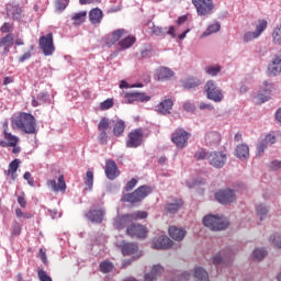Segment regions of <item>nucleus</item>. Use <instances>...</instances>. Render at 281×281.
I'll list each match as a JSON object with an SVG mask.
<instances>
[{"label": "nucleus", "instance_id": "obj_11", "mask_svg": "<svg viewBox=\"0 0 281 281\" xmlns=\"http://www.w3.org/2000/svg\"><path fill=\"white\" fill-rule=\"evenodd\" d=\"M171 139L177 148H186V146H188V139H190V133L186 132L183 128H178L172 134Z\"/></svg>", "mask_w": 281, "mask_h": 281}, {"label": "nucleus", "instance_id": "obj_63", "mask_svg": "<svg viewBox=\"0 0 281 281\" xmlns=\"http://www.w3.org/2000/svg\"><path fill=\"white\" fill-rule=\"evenodd\" d=\"M183 109H184V111H188L189 113H193L195 106H194V103L187 101L183 103Z\"/></svg>", "mask_w": 281, "mask_h": 281}, {"label": "nucleus", "instance_id": "obj_19", "mask_svg": "<svg viewBox=\"0 0 281 281\" xmlns=\"http://www.w3.org/2000/svg\"><path fill=\"white\" fill-rule=\"evenodd\" d=\"M268 71L270 76H280L281 74V58L279 56H274L271 63L268 66Z\"/></svg>", "mask_w": 281, "mask_h": 281}, {"label": "nucleus", "instance_id": "obj_31", "mask_svg": "<svg viewBox=\"0 0 281 281\" xmlns=\"http://www.w3.org/2000/svg\"><path fill=\"white\" fill-rule=\"evenodd\" d=\"M236 157L241 161L247 160L249 157V146L247 144L237 145Z\"/></svg>", "mask_w": 281, "mask_h": 281}, {"label": "nucleus", "instance_id": "obj_26", "mask_svg": "<svg viewBox=\"0 0 281 281\" xmlns=\"http://www.w3.org/2000/svg\"><path fill=\"white\" fill-rule=\"evenodd\" d=\"M138 250L139 247L135 243H124L121 248L123 256H135Z\"/></svg>", "mask_w": 281, "mask_h": 281}, {"label": "nucleus", "instance_id": "obj_39", "mask_svg": "<svg viewBox=\"0 0 281 281\" xmlns=\"http://www.w3.org/2000/svg\"><path fill=\"white\" fill-rule=\"evenodd\" d=\"M14 45V34L9 33L0 41V47H12Z\"/></svg>", "mask_w": 281, "mask_h": 281}, {"label": "nucleus", "instance_id": "obj_58", "mask_svg": "<svg viewBox=\"0 0 281 281\" xmlns=\"http://www.w3.org/2000/svg\"><path fill=\"white\" fill-rule=\"evenodd\" d=\"M15 215L18 216V218H32V214L24 213L21 209L15 210Z\"/></svg>", "mask_w": 281, "mask_h": 281}, {"label": "nucleus", "instance_id": "obj_62", "mask_svg": "<svg viewBox=\"0 0 281 281\" xmlns=\"http://www.w3.org/2000/svg\"><path fill=\"white\" fill-rule=\"evenodd\" d=\"M263 142H266V144H267L268 146H272V144H276L277 139H276V136H273V135H271V134H268V135L265 137Z\"/></svg>", "mask_w": 281, "mask_h": 281}, {"label": "nucleus", "instance_id": "obj_10", "mask_svg": "<svg viewBox=\"0 0 281 281\" xmlns=\"http://www.w3.org/2000/svg\"><path fill=\"white\" fill-rule=\"evenodd\" d=\"M40 48L44 56H52V54L56 52V47H54V34L48 33L47 35L40 37Z\"/></svg>", "mask_w": 281, "mask_h": 281}, {"label": "nucleus", "instance_id": "obj_3", "mask_svg": "<svg viewBox=\"0 0 281 281\" xmlns=\"http://www.w3.org/2000/svg\"><path fill=\"white\" fill-rule=\"evenodd\" d=\"M147 216H148V213L144 211H137L134 213L125 214L114 220V227L116 229H124V227H128V225H131L133 221L144 220V218H147Z\"/></svg>", "mask_w": 281, "mask_h": 281}, {"label": "nucleus", "instance_id": "obj_12", "mask_svg": "<svg viewBox=\"0 0 281 281\" xmlns=\"http://www.w3.org/2000/svg\"><path fill=\"white\" fill-rule=\"evenodd\" d=\"M125 104H133V102H148L150 97L144 92H125L123 93Z\"/></svg>", "mask_w": 281, "mask_h": 281}, {"label": "nucleus", "instance_id": "obj_4", "mask_svg": "<svg viewBox=\"0 0 281 281\" xmlns=\"http://www.w3.org/2000/svg\"><path fill=\"white\" fill-rule=\"evenodd\" d=\"M153 189L148 186H140L132 193H124L122 200L124 203H139L144 201L148 194H151Z\"/></svg>", "mask_w": 281, "mask_h": 281}, {"label": "nucleus", "instance_id": "obj_8", "mask_svg": "<svg viewBox=\"0 0 281 281\" xmlns=\"http://www.w3.org/2000/svg\"><path fill=\"white\" fill-rule=\"evenodd\" d=\"M199 16H207L214 10V0H192Z\"/></svg>", "mask_w": 281, "mask_h": 281}, {"label": "nucleus", "instance_id": "obj_47", "mask_svg": "<svg viewBox=\"0 0 281 281\" xmlns=\"http://www.w3.org/2000/svg\"><path fill=\"white\" fill-rule=\"evenodd\" d=\"M272 41H273L274 45H280L281 46V25L273 30Z\"/></svg>", "mask_w": 281, "mask_h": 281}, {"label": "nucleus", "instance_id": "obj_36", "mask_svg": "<svg viewBox=\"0 0 281 281\" xmlns=\"http://www.w3.org/2000/svg\"><path fill=\"white\" fill-rule=\"evenodd\" d=\"M216 32H221V22H215L203 32L202 37L212 36V34H216Z\"/></svg>", "mask_w": 281, "mask_h": 281}, {"label": "nucleus", "instance_id": "obj_21", "mask_svg": "<svg viewBox=\"0 0 281 281\" xmlns=\"http://www.w3.org/2000/svg\"><path fill=\"white\" fill-rule=\"evenodd\" d=\"M164 273V267L161 265H155L151 268V271L148 273H145V281H156L159 276Z\"/></svg>", "mask_w": 281, "mask_h": 281}, {"label": "nucleus", "instance_id": "obj_2", "mask_svg": "<svg viewBox=\"0 0 281 281\" xmlns=\"http://www.w3.org/2000/svg\"><path fill=\"white\" fill-rule=\"evenodd\" d=\"M14 126L23 131L27 135H34L36 133V119L30 113H21L13 120Z\"/></svg>", "mask_w": 281, "mask_h": 281}, {"label": "nucleus", "instance_id": "obj_23", "mask_svg": "<svg viewBox=\"0 0 281 281\" xmlns=\"http://www.w3.org/2000/svg\"><path fill=\"white\" fill-rule=\"evenodd\" d=\"M103 16L104 14L99 8H94L89 12V21L92 23V25H100V23H102Z\"/></svg>", "mask_w": 281, "mask_h": 281}, {"label": "nucleus", "instance_id": "obj_60", "mask_svg": "<svg viewBox=\"0 0 281 281\" xmlns=\"http://www.w3.org/2000/svg\"><path fill=\"white\" fill-rule=\"evenodd\" d=\"M135 186H137V179L133 178L131 181H128L126 183L125 191L131 192V190H133V188H135Z\"/></svg>", "mask_w": 281, "mask_h": 281}, {"label": "nucleus", "instance_id": "obj_5", "mask_svg": "<svg viewBox=\"0 0 281 281\" xmlns=\"http://www.w3.org/2000/svg\"><path fill=\"white\" fill-rule=\"evenodd\" d=\"M203 225L213 232H223L229 227V222L218 215L210 214L204 216Z\"/></svg>", "mask_w": 281, "mask_h": 281}, {"label": "nucleus", "instance_id": "obj_40", "mask_svg": "<svg viewBox=\"0 0 281 281\" xmlns=\"http://www.w3.org/2000/svg\"><path fill=\"white\" fill-rule=\"evenodd\" d=\"M133 45H135V37L133 36H127L119 42V46L121 47V49H128L130 47H133Z\"/></svg>", "mask_w": 281, "mask_h": 281}, {"label": "nucleus", "instance_id": "obj_52", "mask_svg": "<svg viewBox=\"0 0 281 281\" xmlns=\"http://www.w3.org/2000/svg\"><path fill=\"white\" fill-rule=\"evenodd\" d=\"M67 5H69V0H56L55 1V8L59 12H63V10H66Z\"/></svg>", "mask_w": 281, "mask_h": 281}, {"label": "nucleus", "instance_id": "obj_34", "mask_svg": "<svg viewBox=\"0 0 281 281\" xmlns=\"http://www.w3.org/2000/svg\"><path fill=\"white\" fill-rule=\"evenodd\" d=\"M202 82L199 78H189L186 79L182 83L183 89H196V87H201Z\"/></svg>", "mask_w": 281, "mask_h": 281}, {"label": "nucleus", "instance_id": "obj_14", "mask_svg": "<svg viewBox=\"0 0 281 281\" xmlns=\"http://www.w3.org/2000/svg\"><path fill=\"white\" fill-rule=\"evenodd\" d=\"M271 94V86L265 85L260 90L252 94L256 104H265L269 101V95Z\"/></svg>", "mask_w": 281, "mask_h": 281}, {"label": "nucleus", "instance_id": "obj_53", "mask_svg": "<svg viewBox=\"0 0 281 281\" xmlns=\"http://www.w3.org/2000/svg\"><path fill=\"white\" fill-rule=\"evenodd\" d=\"M270 243L274 245V247H278L281 249V235L280 234H274L270 237Z\"/></svg>", "mask_w": 281, "mask_h": 281}, {"label": "nucleus", "instance_id": "obj_42", "mask_svg": "<svg viewBox=\"0 0 281 281\" xmlns=\"http://www.w3.org/2000/svg\"><path fill=\"white\" fill-rule=\"evenodd\" d=\"M256 212L260 221H265V218H267V214H269V206L266 204H259L257 205Z\"/></svg>", "mask_w": 281, "mask_h": 281}, {"label": "nucleus", "instance_id": "obj_25", "mask_svg": "<svg viewBox=\"0 0 281 281\" xmlns=\"http://www.w3.org/2000/svg\"><path fill=\"white\" fill-rule=\"evenodd\" d=\"M206 146H216L221 144V134L218 132H207L205 134Z\"/></svg>", "mask_w": 281, "mask_h": 281}, {"label": "nucleus", "instance_id": "obj_61", "mask_svg": "<svg viewBox=\"0 0 281 281\" xmlns=\"http://www.w3.org/2000/svg\"><path fill=\"white\" fill-rule=\"evenodd\" d=\"M269 168L271 170H281V161L280 160H273L269 162Z\"/></svg>", "mask_w": 281, "mask_h": 281}, {"label": "nucleus", "instance_id": "obj_48", "mask_svg": "<svg viewBox=\"0 0 281 281\" xmlns=\"http://www.w3.org/2000/svg\"><path fill=\"white\" fill-rule=\"evenodd\" d=\"M100 269L102 273H111V271H113V263L110 261H102L100 263Z\"/></svg>", "mask_w": 281, "mask_h": 281}, {"label": "nucleus", "instance_id": "obj_49", "mask_svg": "<svg viewBox=\"0 0 281 281\" xmlns=\"http://www.w3.org/2000/svg\"><path fill=\"white\" fill-rule=\"evenodd\" d=\"M85 183L88 187V190H92L93 188V171H87L85 177Z\"/></svg>", "mask_w": 281, "mask_h": 281}, {"label": "nucleus", "instance_id": "obj_45", "mask_svg": "<svg viewBox=\"0 0 281 281\" xmlns=\"http://www.w3.org/2000/svg\"><path fill=\"white\" fill-rule=\"evenodd\" d=\"M204 71L205 74L212 77L218 76V74H221V66L218 65L206 66Z\"/></svg>", "mask_w": 281, "mask_h": 281}, {"label": "nucleus", "instance_id": "obj_7", "mask_svg": "<svg viewBox=\"0 0 281 281\" xmlns=\"http://www.w3.org/2000/svg\"><path fill=\"white\" fill-rule=\"evenodd\" d=\"M235 254L236 250L234 248L223 249L212 258V262L215 267H218V265H229Z\"/></svg>", "mask_w": 281, "mask_h": 281}, {"label": "nucleus", "instance_id": "obj_24", "mask_svg": "<svg viewBox=\"0 0 281 281\" xmlns=\"http://www.w3.org/2000/svg\"><path fill=\"white\" fill-rule=\"evenodd\" d=\"M169 236L173 240L181 243V240H183V238H186V229L178 228L177 226H170L169 227Z\"/></svg>", "mask_w": 281, "mask_h": 281}, {"label": "nucleus", "instance_id": "obj_50", "mask_svg": "<svg viewBox=\"0 0 281 281\" xmlns=\"http://www.w3.org/2000/svg\"><path fill=\"white\" fill-rule=\"evenodd\" d=\"M151 34H154V36H166V30H168V27H161V26H153L151 29Z\"/></svg>", "mask_w": 281, "mask_h": 281}, {"label": "nucleus", "instance_id": "obj_57", "mask_svg": "<svg viewBox=\"0 0 281 281\" xmlns=\"http://www.w3.org/2000/svg\"><path fill=\"white\" fill-rule=\"evenodd\" d=\"M23 179L25 181H27L29 186H31V188H34V178L32 177V173H30V171H25L24 172V176H23Z\"/></svg>", "mask_w": 281, "mask_h": 281}, {"label": "nucleus", "instance_id": "obj_6", "mask_svg": "<svg viewBox=\"0 0 281 281\" xmlns=\"http://www.w3.org/2000/svg\"><path fill=\"white\" fill-rule=\"evenodd\" d=\"M204 92L206 93L207 100L212 102H223L225 100V94L223 93V89L218 87V83L214 80H209L204 86Z\"/></svg>", "mask_w": 281, "mask_h": 281}, {"label": "nucleus", "instance_id": "obj_18", "mask_svg": "<svg viewBox=\"0 0 281 281\" xmlns=\"http://www.w3.org/2000/svg\"><path fill=\"white\" fill-rule=\"evenodd\" d=\"M172 106H175V102H172L171 99H165L157 105L156 111L160 115H169L170 111L172 110Z\"/></svg>", "mask_w": 281, "mask_h": 281}, {"label": "nucleus", "instance_id": "obj_55", "mask_svg": "<svg viewBox=\"0 0 281 281\" xmlns=\"http://www.w3.org/2000/svg\"><path fill=\"white\" fill-rule=\"evenodd\" d=\"M199 109L200 111H214V105L212 103L200 102Z\"/></svg>", "mask_w": 281, "mask_h": 281}, {"label": "nucleus", "instance_id": "obj_38", "mask_svg": "<svg viewBox=\"0 0 281 281\" xmlns=\"http://www.w3.org/2000/svg\"><path fill=\"white\" fill-rule=\"evenodd\" d=\"M47 100H49V94L47 92H41L37 95V100H35L33 98L32 100V105L33 106H38L40 104H45V102H47Z\"/></svg>", "mask_w": 281, "mask_h": 281}, {"label": "nucleus", "instance_id": "obj_51", "mask_svg": "<svg viewBox=\"0 0 281 281\" xmlns=\"http://www.w3.org/2000/svg\"><path fill=\"white\" fill-rule=\"evenodd\" d=\"M267 148H269V145L267 144V142H263V140L259 142L257 144V155L259 157H262V155L265 154V150H267Z\"/></svg>", "mask_w": 281, "mask_h": 281}, {"label": "nucleus", "instance_id": "obj_33", "mask_svg": "<svg viewBox=\"0 0 281 281\" xmlns=\"http://www.w3.org/2000/svg\"><path fill=\"white\" fill-rule=\"evenodd\" d=\"M122 34H124V30H123V29H119V30L114 31V32L108 37V42H106L108 47H111V45H115V43H117V41H119L120 38H122Z\"/></svg>", "mask_w": 281, "mask_h": 281}, {"label": "nucleus", "instance_id": "obj_56", "mask_svg": "<svg viewBox=\"0 0 281 281\" xmlns=\"http://www.w3.org/2000/svg\"><path fill=\"white\" fill-rule=\"evenodd\" d=\"M111 106H113V100L112 99H106L105 101H103L100 104V109L102 111H106V110L111 109Z\"/></svg>", "mask_w": 281, "mask_h": 281}, {"label": "nucleus", "instance_id": "obj_35", "mask_svg": "<svg viewBox=\"0 0 281 281\" xmlns=\"http://www.w3.org/2000/svg\"><path fill=\"white\" fill-rule=\"evenodd\" d=\"M181 205H183V201L176 200L173 203L167 204L166 210L168 214H177L181 210Z\"/></svg>", "mask_w": 281, "mask_h": 281}, {"label": "nucleus", "instance_id": "obj_22", "mask_svg": "<svg viewBox=\"0 0 281 281\" xmlns=\"http://www.w3.org/2000/svg\"><path fill=\"white\" fill-rule=\"evenodd\" d=\"M171 245H172V241L168 236H160L154 239L155 249H170Z\"/></svg>", "mask_w": 281, "mask_h": 281}, {"label": "nucleus", "instance_id": "obj_29", "mask_svg": "<svg viewBox=\"0 0 281 281\" xmlns=\"http://www.w3.org/2000/svg\"><path fill=\"white\" fill-rule=\"evenodd\" d=\"M7 16L13 19V21L21 20V8L12 4H7Z\"/></svg>", "mask_w": 281, "mask_h": 281}, {"label": "nucleus", "instance_id": "obj_20", "mask_svg": "<svg viewBox=\"0 0 281 281\" xmlns=\"http://www.w3.org/2000/svg\"><path fill=\"white\" fill-rule=\"evenodd\" d=\"M86 217L91 223H102V218H104V210H90L86 213Z\"/></svg>", "mask_w": 281, "mask_h": 281}, {"label": "nucleus", "instance_id": "obj_9", "mask_svg": "<svg viewBox=\"0 0 281 281\" xmlns=\"http://www.w3.org/2000/svg\"><path fill=\"white\" fill-rule=\"evenodd\" d=\"M215 199L222 205H229L236 201V191L234 189H222L215 193Z\"/></svg>", "mask_w": 281, "mask_h": 281}, {"label": "nucleus", "instance_id": "obj_13", "mask_svg": "<svg viewBox=\"0 0 281 281\" xmlns=\"http://www.w3.org/2000/svg\"><path fill=\"white\" fill-rule=\"evenodd\" d=\"M144 134L142 130H135L128 134V139L126 140L127 148H139L142 146Z\"/></svg>", "mask_w": 281, "mask_h": 281}, {"label": "nucleus", "instance_id": "obj_32", "mask_svg": "<svg viewBox=\"0 0 281 281\" xmlns=\"http://www.w3.org/2000/svg\"><path fill=\"white\" fill-rule=\"evenodd\" d=\"M194 278L195 281H210V274L202 267H196L194 269Z\"/></svg>", "mask_w": 281, "mask_h": 281}, {"label": "nucleus", "instance_id": "obj_16", "mask_svg": "<svg viewBox=\"0 0 281 281\" xmlns=\"http://www.w3.org/2000/svg\"><path fill=\"white\" fill-rule=\"evenodd\" d=\"M127 236L132 238H146V228L142 224H131L126 229Z\"/></svg>", "mask_w": 281, "mask_h": 281}, {"label": "nucleus", "instance_id": "obj_54", "mask_svg": "<svg viewBox=\"0 0 281 281\" xmlns=\"http://www.w3.org/2000/svg\"><path fill=\"white\" fill-rule=\"evenodd\" d=\"M110 124L111 123L109 122V119L103 117L99 122L98 128H99V131H106V128H109Z\"/></svg>", "mask_w": 281, "mask_h": 281}, {"label": "nucleus", "instance_id": "obj_64", "mask_svg": "<svg viewBox=\"0 0 281 281\" xmlns=\"http://www.w3.org/2000/svg\"><path fill=\"white\" fill-rule=\"evenodd\" d=\"M109 139V136L106 135V131H100L99 134V142L101 144H106V140Z\"/></svg>", "mask_w": 281, "mask_h": 281}, {"label": "nucleus", "instance_id": "obj_37", "mask_svg": "<svg viewBox=\"0 0 281 281\" xmlns=\"http://www.w3.org/2000/svg\"><path fill=\"white\" fill-rule=\"evenodd\" d=\"M72 21H75V25H80L87 21V11H80L71 14Z\"/></svg>", "mask_w": 281, "mask_h": 281}, {"label": "nucleus", "instance_id": "obj_27", "mask_svg": "<svg viewBox=\"0 0 281 281\" xmlns=\"http://www.w3.org/2000/svg\"><path fill=\"white\" fill-rule=\"evenodd\" d=\"M20 164L21 160L14 159L9 164V169L4 171V175H7V177H11L12 181H16V171L19 170Z\"/></svg>", "mask_w": 281, "mask_h": 281}, {"label": "nucleus", "instance_id": "obj_44", "mask_svg": "<svg viewBox=\"0 0 281 281\" xmlns=\"http://www.w3.org/2000/svg\"><path fill=\"white\" fill-rule=\"evenodd\" d=\"M256 38H260V35L256 31H248L244 34L243 41L244 43H251Z\"/></svg>", "mask_w": 281, "mask_h": 281}, {"label": "nucleus", "instance_id": "obj_30", "mask_svg": "<svg viewBox=\"0 0 281 281\" xmlns=\"http://www.w3.org/2000/svg\"><path fill=\"white\" fill-rule=\"evenodd\" d=\"M4 138L5 140H1L0 142V146H2L3 148H5L7 146H11L14 147L16 146V144H19V137L12 135L11 133H8V131L4 130Z\"/></svg>", "mask_w": 281, "mask_h": 281}, {"label": "nucleus", "instance_id": "obj_1", "mask_svg": "<svg viewBox=\"0 0 281 281\" xmlns=\"http://www.w3.org/2000/svg\"><path fill=\"white\" fill-rule=\"evenodd\" d=\"M195 159L201 161V159H207V161L213 166V168L221 169L227 164V155L223 151H205V149L198 150L195 153Z\"/></svg>", "mask_w": 281, "mask_h": 281}, {"label": "nucleus", "instance_id": "obj_43", "mask_svg": "<svg viewBox=\"0 0 281 281\" xmlns=\"http://www.w3.org/2000/svg\"><path fill=\"white\" fill-rule=\"evenodd\" d=\"M124 128H126V125L124 124V121L120 120L114 124L113 133L115 137H120L122 133H124Z\"/></svg>", "mask_w": 281, "mask_h": 281}, {"label": "nucleus", "instance_id": "obj_46", "mask_svg": "<svg viewBox=\"0 0 281 281\" xmlns=\"http://www.w3.org/2000/svg\"><path fill=\"white\" fill-rule=\"evenodd\" d=\"M267 20H258L255 33H257L259 36H262V32L267 30Z\"/></svg>", "mask_w": 281, "mask_h": 281}, {"label": "nucleus", "instance_id": "obj_41", "mask_svg": "<svg viewBox=\"0 0 281 281\" xmlns=\"http://www.w3.org/2000/svg\"><path fill=\"white\" fill-rule=\"evenodd\" d=\"M266 257H267V250H265V248H257L252 252V260H256L257 262L265 260Z\"/></svg>", "mask_w": 281, "mask_h": 281}, {"label": "nucleus", "instance_id": "obj_17", "mask_svg": "<svg viewBox=\"0 0 281 281\" xmlns=\"http://www.w3.org/2000/svg\"><path fill=\"white\" fill-rule=\"evenodd\" d=\"M105 177L110 179V181H114L120 177V170L117 169V164L113 160H106L105 162Z\"/></svg>", "mask_w": 281, "mask_h": 281}, {"label": "nucleus", "instance_id": "obj_59", "mask_svg": "<svg viewBox=\"0 0 281 281\" xmlns=\"http://www.w3.org/2000/svg\"><path fill=\"white\" fill-rule=\"evenodd\" d=\"M38 278H40L41 281H53L52 277H49L47 274V272H45V270H40L38 271Z\"/></svg>", "mask_w": 281, "mask_h": 281}, {"label": "nucleus", "instance_id": "obj_28", "mask_svg": "<svg viewBox=\"0 0 281 281\" xmlns=\"http://www.w3.org/2000/svg\"><path fill=\"white\" fill-rule=\"evenodd\" d=\"M158 80H170L175 76V71L168 67H160L156 70Z\"/></svg>", "mask_w": 281, "mask_h": 281}, {"label": "nucleus", "instance_id": "obj_15", "mask_svg": "<svg viewBox=\"0 0 281 281\" xmlns=\"http://www.w3.org/2000/svg\"><path fill=\"white\" fill-rule=\"evenodd\" d=\"M47 188L52 190V192H63L65 193L67 190V183L65 182V176L58 177V183L56 180H47Z\"/></svg>", "mask_w": 281, "mask_h": 281}]
</instances>
